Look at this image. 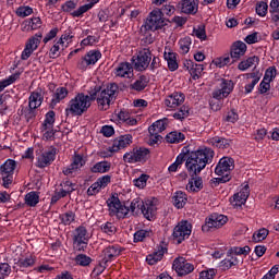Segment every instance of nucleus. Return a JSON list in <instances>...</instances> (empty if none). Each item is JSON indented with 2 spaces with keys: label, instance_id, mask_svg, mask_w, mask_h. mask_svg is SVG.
<instances>
[{
  "label": "nucleus",
  "instance_id": "obj_1",
  "mask_svg": "<svg viewBox=\"0 0 279 279\" xmlns=\"http://www.w3.org/2000/svg\"><path fill=\"white\" fill-rule=\"evenodd\" d=\"M215 150L210 147L201 146L191 151L185 159V168L190 175H199L207 165L213 162Z\"/></svg>",
  "mask_w": 279,
  "mask_h": 279
},
{
  "label": "nucleus",
  "instance_id": "obj_2",
  "mask_svg": "<svg viewBox=\"0 0 279 279\" xmlns=\"http://www.w3.org/2000/svg\"><path fill=\"white\" fill-rule=\"evenodd\" d=\"M99 92V85L94 86L88 90V95L84 93H78L70 99L65 108L66 117H82V114L88 112L92 102L97 99V93Z\"/></svg>",
  "mask_w": 279,
  "mask_h": 279
},
{
  "label": "nucleus",
  "instance_id": "obj_3",
  "mask_svg": "<svg viewBox=\"0 0 279 279\" xmlns=\"http://www.w3.org/2000/svg\"><path fill=\"white\" fill-rule=\"evenodd\" d=\"M99 87V92L96 94L98 108L100 110H108L110 108V104L114 101V97L117 96V90H119V86L117 84H110L105 89Z\"/></svg>",
  "mask_w": 279,
  "mask_h": 279
},
{
  "label": "nucleus",
  "instance_id": "obj_4",
  "mask_svg": "<svg viewBox=\"0 0 279 279\" xmlns=\"http://www.w3.org/2000/svg\"><path fill=\"white\" fill-rule=\"evenodd\" d=\"M121 254V247L117 244L107 246L102 253H101V259L98 267H96V270H94V274L96 276H101L104 274V269L108 267V263H112L117 256Z\"/></svg>",
  "mask_w": 279,
  "mask_h": 279
},
{
  "label": "nucleus",
  "instance_id": "obj_5",
  "mask_svg": "<svg viewBox=\"0 0 279 279\" xmlns=\"http://www.w3.org/2000/svg\"><path fill=\"white\" fill-rule=\"evenodd\" d=\"M234 169V159L231 157H222L215 168L216 175L219 182L222 184L226 182H230V172Z\"/></svg>",
  "mask_w": 279,
  "mask_h": 279
},
{
  "label": "nucleus",
  "instance_id": "obj_6",
  "mask_svg": "<svg viewBox=\"0 0 279 279\" xmlns=\"http://www.w3.org/2000/svg\"><path fill=\"white\" fill-rule=\"evenodd\" d=\"M107 206L109 208V215L118 219H125L130 213V208L121 203L117 195H112L107 199Z\"/></svg>",
  "mask_w": 279,
  "mask_h": 279
},
{
  "label": "nucleus",
  "instance_id": "obj_7",
  "mask_svg": "<svg viewBox=\"0 0 279 279\" xmlns=\"http://www.w3.org/2000/svg\"><path fill=\"white\" fill-rule=\"evenodd\" d=\"M132 62L135 71H147L151 62V50L149 48L140 49L133 57Z\"/></svg>",
  "mask_w": 279,
  "mask_h": 279
},
{
  "label": "nucleus",
  "instance_id": "obj_8",
  "mask_svg": "<svg viewBox=\"0 0 279 279\" xmlns=\"http://www.w3.org/2000/svg\"><path fill=\"white\" fill-rule=\"evenodd\" d=\"M193 232V226L186 220L180 221L173 229L172 239L175 243L180 245L183 241H186Z\"/></svg>",
  "mask_w": 279,
  "mask_h": 279
},
{
  "label": "nucleus",
  "instance_id": "obj_9",
  "mask_svg": "<svg viewBox=\"0 0 279 279\" xmlns=\"http://www.w3.org/2000/svg\"><path fill=\"white\" fill-rule=\"evenodd\" d=\"M16 169V162L14 159H8L3 165L0 166V175L2 178V186L10 189L14 180V170Z\"/></svg>",
  "mask_w": 279,
  "mask_h": 279
},
{
  "label": "nucleus",
  "instance_id": "obj_10",
  "mask_svg": "<svg viewBox=\"0 0 279 279\" xmlns=\"http://www.w3.org/2000/svg\"><path fill=\"white\" fill-rule=\"evenodd\" d=\"M149 158V149L145 147H136L123 155V161L129 165H135V162H146Z\"/></svg>",
  "mask_w": 279,
  "mask_h": 279
},
{
  "label": "nucleus",
  "instance_id": "obj_11",
  "mask_svg": "<svg viewBox=\"0 0 279 279\" xmlns=\"http://www.w3.org/2000/svg\"><path fill=\"white\" fill-rule=\"evenodd\" d=\"M90 240V234L84 226H80L75 229L73 235V245L77 252H84L88 247V241Z\"/></svg>",
  "mask_w": 279,
  "mask_h": 279
},
{
  "label": "nucleus",
  "instance_id": "obj_12",
  "mask_svg": "<svg viewBox=\"0 0 279 279\" xmlns=\"http://www.w3.org/2000/svg\"><path fill=\"white\" fill-rule=\"evenodd\" d=\"M145 29L150 32H157V29H162L165 27V19L162 17V11L160 9L153 10L148 17L146 19Z\"/></svg>",
  "mask_w": 279,
  "mask_h": 279
},
{
  "label": "nucleus",
  "instance_id": "obj_13",
  "mask_svg": "<svg viewBox=\"0 0 279 279\" xmlns=\"http://www.w3.org/2000/svg\"><path fill=\"white\" fill-rule=\"evenodd\" d=\"M86 162H88V157H86V155L75 153L72 157L71 165L63 168V174L73 175V173H77L82 170V167H84Z\"/></svg>",
  "mask_w": 279,
  "mask_h": 279
},
{
  "label": "nucleus",
  "instance_id": "obj_14",
  "mask_svg": "<svg viewBox=\"0 0 279 279\" xmlns=\"http://www.w3.org/2000/svg\"><path fill=\"white\" fill-rule=\"evenodd\" d=\"M101 60L99 50H89L77 63L80 71H86L89 66H95Z\"/></svg>",
  "mask_w": 279,
  "mask_h": 279
},
{
  "label": "nucleus",
  "instance_id": "obj_15",
  "mask_svg": "<svg viewBox=\"0 0 279 279\" xmlns=\"http://www.w3.org/2000/svg\"><path fill=\"white\" fill-rule=\"evenodd\" d=\"M132 145V135L126 134L116 138L112 145L108 148V154L105 155V158H110L112 154H117V151H121V149H125V147H130Z\"/></svg>",
  "mask_w": 279,
  "mask_h": 279
},
{
  "label": "nucleus",
  "instance_id": "obj_16",
  "mask_svg": "<svg viewBox=\"0 0 279 279\" xmlns=\"http://www.w3.org/2000/svg\"><path fill=\"white\" fill-rule=\"evenodd\" d=\"M219 86L220 88L214 90L213 93L214 99H217L218 101L226 99V97H228L230 93L234 90V82H232V80L221 78Z\"/></svg>",
  "mask_w": 279,
  "mask_h": 279
},
{
  "label": "nucleus",
  "instance_id": "obj_17",
  "mask_svg": "<svg viewBox=\"0 0 279 279\" xmlns=\"http://www.w3.org/2000/svg\"><path fill=\"white\" fill-rule=\"evenodd\" d=\"M172 267L178 276H189V274L195 271V266L189 263L184 257L175 258Z\"/></svg>",
  "mask_w": 279,
  "mask_h": 279
},
{
  "label": "nucleus",
  "instance_id": "obj_18",
  "mask_svg": "<svg viewBox=\"0 0 279 279\" xmlns=\"http://www.w3.org/2000/svg\"><path fill=\"white\" fill-rule=\"evenodd\" d=\"M228 223V217L221 214H213L210 215L203 227V230H213L217 228H221Z\"/></svg>",
  "mask_w": 279,
  "mask_h": 279
},
{
  "label": "nucleus",
  "instance_id": "obj_19",
  "mask_svg": "<svg viewBox=\"0 0 279 279\" xmlns=\"http://www.w3.org/2000/svg\"><path fill=\"white\" fill-rule=\"evenodd\" d=\"M113 74L116 77L132 80L134 77V66L130 62H121L113 69Z\"/></svg>",
  "mask_w": 279,
  "mask_h": 279
},
{
  "label": "nucleus",
  "instance_id": "obj_20",
  "mask_svg": "<svg viewBox=\"0 0 279 279\" xmlns=\"http://www.w3.org/2000/svg\"><path fill=\"white\" fill-rule=\"evenodd\" d=\"M247 197H250V185H244L230 198V204L233 208H241L247 202Z\"/></svg>",
  "mask_w": 279,
  "mask_h": 279
},
{
  "label": "nucleus",
  "instance_id": "obj_21",
  "mask_svg": "<svg viewBox=\"0 0 279 279\" xmlns=\"http://www.w3.org/2000/svg\"><path fill=\"white\" fill-rule=\"evenodd\" d=\"M157 210H158V207L156 206V199L150 198V199L142 201L141 213L142 215H144L145 219H148V221H151V219L156 217Z\"/></svg>",
  "mask_w": 279,
  "mask_h": 279
},
{
  "label": "nucleus",
  "instance_id": "obj_22",
  "mask_svg": "<svg viewBox=\"0 0 279 279\" xmlns=\"http://www.w3.org/2000/svg\"><path fill=\"white\" fill-rule=\"evenodd\" d=\"M53 160H56V148H51L39 155L37 157V167L39 169H45V167H49Z\"/></svg>",
  "mask_w": 279,
  "mask_h": 279
},
{
  "label": "nucleus",
  "instance_id": "obj_23",
  "mask_svg": "<svg viewBox=\"0 0 279 279\" xmlns=\"http://www.w3.org/2000/svg\"><path fill=\"white\" fill-rule=\"evenodd\" d=\"M184 99L185 96L183 93L174 92L165 99V106H167V108H171V110H175L178 106H182L184 104Z\"/></svg>",
  "mask_w": 279,
  "mask_h": 279
},
{
  "label": "nucleus",
  "instance_id": "obj_24",
  "mask_svg": "<svg viewBox=\"0 0 279 279\" xmlns=\"http://www.w3.org/2000/svg\"><path fill=\"white\" fill-rule=\"evenodd\" d=\"M163 59L168 64L169 71H178L180 68L178 63V53L173 52L170 48H166L163 52Z\"/></svg>",
  "mask_w": 279,
  "mask_h": 279
},
{
  "label": "nucleus",
  "instance_id": "obj_25",
  "mask_svg": "<svg viewBox=\"0 0 279 279\" xmlns=\"http://www.w3.org/2000/svg\"><path fill=\"white\" fill-rule=\"evenodd\" d=\"M179 5L183 14H197V10H199V0H183Z\"/></svg>",
  "mask_w": 279,
  "mask_h": 279
},
{
  "label": "nucleus",
  "instance_id": "obj_26",
  "mask_svg": "<svg viewBox=\"0 0 279 279\" xmlns=\"http://www.w3.org/2000/svg\"><path fill=\"white\" fill-rule=\"evenodd\" d=\"M187 193H199L204 189V181L202 177H192L185 186Z\"/></svg>",
  "mask_w": 279,
  "mask_h": 279
},
{
  "label": "nucleus",
  "instance_id": "obj_27",
  "mask_svg": "<svg viewBox=\"0 0 279 279\" xmlns=\"http://www.w3.org/2000/svg\"><path fill=\"white\" fill-rule=\"evenodd\" d=\"M247 51V45L243 41H235L231 47V58L233 60H239L242 56H245Z\"/></svg>",
  "mask_w": 279,
  "mask_h": 279
},
{
  "label": "nucleus",
  "instance_id": "obj_28",
  "mask_svg": "<svg viewBox=\"0 0 279 279\" xmlns=\"http://www.w3.org/2000/svg\"><path fill=\"white\" fill-rule=\"evenodd\" d=\"M40 27H43V20L40 17H32L22 23V32H32L40 29Z\"/></svg>",
  "mask_w": 279,
  "mask_h": 279
},
{
  "label": "nucleus",
  "instance_id": "obj_29",
  "mask_svg": "<svg viewBox=\"0 0 279 279\" xmlns=\"http://www.w3.org/2000/svg\"><path fill=\"white\" fill-rule=\"evenodd\" d=\"M247 84L245 85V93L250 94L254 90V86H256V84H258V82H260V73L258 72H252V73H247L245 74Z\"/></svg>",
  "mask_w": 279,
  "mask_h": 279
},
{
  "label": "nucleus",
  "instance_id": "obj_30",
  "mask_svg": "<svg viewBox=\"0 0 279 279\" xmlns=\"http://www.w3.org/2000/svg\"><path fill=\"white\" fill-rule=\"evenodd\" d=\"M185 66L190 72L193 80H199L202 73H204V65L194 63L193 61H186Z\"/></svg>",
  "mask_w": 279,
  "mask_h": 279
},
{
  "label": "nucleus",
  "instance_id": "obj_31",
  "mask_svg": "<svg viewBox=\"0 0 279 279\" xmlns=\"http://www.w3.org/2000/svg\"><path fill=\"white\" fill-rule=\"evenodd\" d=\"M208 145L217 147L218 149H228L230 147V140L226 137L215 136L207 140Z\"/></svg>",
  "mask_w": 279,
  "mask_h": 279
},
{
  "label": "nucleus",
  "instance_id": "obj_32",
  "mask_svg": "<svg viewBox=\"0 0 279 279\" xmlns=\"http://www.w3.org/2000/svg\"><path fill=\"white\" fill-rule=\"evenodd\" d=\"M258 62H260V59L256 56L254 57H250L243 61H241L238 65V69L240 71H247V69H252V66H254V69H256V66H258Z\"/></svg>",
  "mask_w": 279,
  "mask_h": 279
},
{
  "label": "nucleus",
  "instance_id": "obj_33",
  "mask_svg": "<svg viewBox=\"0 0 279 279\" xmlns=\"http://www.w3.org/2000/svg\"><path fill=\"white\" fill-rule=\"evenodd\" d=\"M172 199L175 208H184V206H186V202H189V197L186 196V193L183 191H177L173 194Z\"/></svg>",
  "mask_w": 279,
  "mask_h": 279
},
{
  "label": "nucleus",
  "instance_id": "obj_34",
  "mask_svg": "<svg viewBox=\"0 0 279 279\" xmlns=\"http://www.w3.org/2000/svg\"><path fill=\"white\" fill-rule=\"evenodd\" d=\"M112 167V163L109 161H98L94 166L90 167V172L92 173H108Z\"/></svg>",
  "mask_w": 279,
  "mask_h": 279
},
{
  "label": "nucleus",
  "instance_id": "obj_35",
  "mask_svg": "<svg viewBox=\"0 0 279 279\" xmlns=\"http://www.w3.org/2000/svg\"><path fill=\"white\" fill-rule=\"evenodd\" d=\"M24 202L26 206L35 208V206H38V204L40 203V194H38V192L35 191L28 192L25 195Z\"/></svg>",
  "mask_w": 279,
  "mask_h": 279
},
{
  "label": "nucleus",
  "instance_id": "obj_36",
  "mask_svg": "<svg viewBox=\"0 0 279 279\" xmlns=\"http://www.w3.org/2000/svg\"><path fill=\"white\" fill-rule=\"evenodd\" d=\"M43 40V33H36L34 36L27 39L25 47L36 51L38 47H40V43Z\"/></svg>",
  "mask_w": 279,
  "mask_h": 279
},
{
  "label": "nucleus",
  "instance_id": "obj_37",
  "mask_svg": "<svg viewBox=\"0 0 279 279\" xmlns=\"http://www.w3.org/2000/svg\"><path fill=\"white\" fill-rule=\"evenodd\" d=\"M167 125H169V120L167 118L157 120L148 128V132H157L160 134V132H165L167 130Z\"/></svg>",
  "mask_w": 279,
  "mask_h": 279
},
{
  "label": "nucleus",
  "instance_id": "obj_38",
  "mask_svg": "<svg viewBox=\"0 0 279 279\" xmlns=\"http://www.w3.org/2000/svg\"><path fill=\"white\" fill-rule=\"evenodd\" d=\"M75 38V34H73V29L68 28L61 37L59 38L60 43L62 44V49H66L71 43H73V39Z\"/></svg>",
  "mask_w": 279,
  "mask_h": 279
},
{
  "label": "nucleus",
  "instance_id": "obj_39",
  "mask_svg": "<svg viewBox=\"0 0 279 279\" xmlns=\"http://www.w3.org/2000/svg\"><path fill=\"white\" fill-rule=\"evenodd\" d=\"M36 264V258L32 255L27 257H21L17 262L16 265L22 269L21 271H25L23 269H27L28 267H34Z\"/></svg>",
  "mask_w": 279,
  "mask_h": 279
},
{
  "label": "nucleus",
  "instance_id": "obj_40",
  "mask_svg": "<svg viewBox=\"0 0 279 279\" xmlns=\"http://www.w3.org/2000/svg\"><path fill=\"white\" fill-rule=\"evenodd\" d=\"M96 3H99V0H92V2L84 4V5L80 7L77 10L73 11L71 13V15L74 16L75 19H80V16H82L83 14H86V12H88V10H92V8Z\"/></svg>",
  "mask_w": 279,
  "mask_h": 279
},
{
  "label": "nucleus",
  "instance_id": "obj_41",
  "mask_svg": "<svg viewBox=\"0 0 279 279\" xmlns=\"http://www.w3.org/2000/svg\"><path fill=\"white\" fill-rule=\"evenodd\" d=\"M184 138L185 136L180 131H172L166 135L167 143H171V144L183 143Z\"/></svg>",
  "mask_w": 279,
  "mask_h": 279
},
{
  "label": "nucleus",
  "instance_id": "obj_42",
  "mask_svg": "<svg viewBox=\"0 0 279 279\" xmlns=\"http://www.w3.org/2000/svg\"><path fill=\"white\" fill-rule=\"evenodd\" d=\"M165 252H167V248L161 247L157 252L148 255L146 257V262L148 263V265H156V263H159V260H162V256H165Z\"/></svg>",
  "mask_w": 279,
  "mask_h": 279
},
{
  "label": "nucleus",
  "instance_id": "obj_43",
  "mask_svg": "<svg viewBox=\"0 0 279 279\" xmlns=\"http://www.w3.org/2000/svg\"><path fill=\"white\" fill-rule=\"evenodd\" d=\"M56 123V112L54 111H48L46 113L45 120L41 124L40 130H51L53 128V124Z\"/></svg>",
  "mask_w": 279,
  "mask_h": 279
},
{
  "label": "nucleus",
  "instance_id": "obj_44",
  "mask_svg": "<svg viewBox=\"0 0 279 279\" xmlns=\"http://www.w3.org/2000/svg\"><path fill=\"white\" fill-rule=\"evenodd\" d=\"M66 97H69V89L66 87H58L52 96V104H60Z\"/></svg>",
  "mask_w": 279,
  "mask_h": 279
},
{
  "label": "nucleus",
  "instance_id": "obj_45",
  "mask_svg": "<svg viewBox=\"0 0 279 279\" xmlns=\"http://www.w3.org/2000/svg\"><path fill=\"white\" fill-rule=\"evenodd\" d=\"M43 105V96L36 92L32 93L29 96V102L28 106L31 110H36V108H40Z\"/></svg>",
  "mask_w": 279,
  "mask_h": 279
},
{
  "label": "nucleus",
  "instance_id": "obj_46",
  "mask_svg": "<svg viewBox=\"0 0 279 279\" xmlns=\"http://www.w3.org/2000/svg\"><path fill=\"white\" fill-rule=\"evenodd\" d=\"M186 155L184 154H180L179 156H177L175 161L169 166L168 171L170 173H175V171H178V169H182V165H184V161L186 160Z\"/></svg>",
  "mask_w": 279,
  "mask_h": 279
},
{
  "label": "nucleus",
  "instance_id": "obj_47",
  "mask_svg": "<svg viewBox=\"0 0 279 279\" xmlns=\"http://www.w3.org/2000/svg\"><path fill=\"white\" fill-rule=\"evenodd\" d=\"M192 40L191 37H183L179 40V49H180V53H182L183 56H186V53H189V51H191V45H192Z\"/></svg>",
  "mask_w": 279,
  "mask_h": 279
},
{
  "label": "nucleus",
  "instance_id": "obj_48",
  "mask_svg": "<svg viewBox=\"0 0 279 279\" xmlns=\"http://www.w3.org/2000/svg\"><path fill=\"white\" fill-rule=\"evenodd\" d=\"M62 51H64V49H62V44L58 39L49 50V58L56 60V58H60Z\"/></svg>",
  "mask_w": 279,
  "mask_h": 279
},
{
  "label": "nucleus",
  "instance_id": "obj_49",
  "mask_svg": "<svg viewBox=\"0 0 279 279\" xmlns=\"http://www.w3.org/2000/svg\"><path fill=\"white\" fill-rule=\"evenodd\" d=\"M61 189L59 190L61 195L66 197V195H71V193H73V191H75V184H73V182L66 180L63 181L60 184Z\"/></svg>",
  "mask_w": 279,
  "mask_h": 279
},
{
  "label": "nucleus",
  "instance_id": "obj_50",
  "mask_svg": "<svg viewBox=\"0 0 279 279\" xmlns=\"http://www.w3.org/2000/svg\"><path fill=\"white\" fill-rule=\"evenodd\" d=\"M130 117V111L122 109L118 113L112 116L111 121H117V123H125Z\"/></svg>",
  "mask_w": 279,
  "mask_h": 279
},
{
  "label": "nucleus",
  "instance_id": "obj_51",
  "mask_svg": "<svg viewBox=\"0 0 279 279\" xmlns=\"http://www.w3.org/2000/svg\"><path fill=\"white\" fill-rule=\"evenodd\" d=\"M239 265V258L231 256L230 258H226L220 262V267L223 270H228L231 269L232 267Z\"/></svg>",
  "mask_w": 279,
  "mask_h": 279
},
{
  "label": "nucleus",
  "instance_id": "obj_52",
  "mask_svg": "<svg viewBox=\"0 0 279 279\" xmlns=\"http://www.w3.org/2000/svg\"><path fill=\"white\" fill-rule=\"evenodd\" d=\"M267 236H269V230L262 228L253 234V241L255 243H260V241H265Z\"/></svg>",
  "mask_w": 279,
  "mask_h": 279
},
{
  "label": "nucleus",
  "instance_id": "obj_53",
  "mask_svg": "<svg viewBox=\"0 0 279 279\" xmlns=\"http://www.w3.org/2000/svg\"><path fill=\"white\" fill-rule=\"evenodd\" d=\"M131 88L133 90H145L147 88V77L145 76H140V80H136L132 85Z\"/></svg>",
  "mask_w": 279,
  "mask_h": 279
},
{
  "label": "nucleus",
  "instance_id": "obj_54",
  "mask_svg": "<svg viewBox=\"0 0 279 279\" xmlns=\"http://www.w3.org/2000/svg\"><path fill=\"white\" fill-rule=\"evenodd\" d=\"M250 252V246H233L230 248V254H234L235 256H247Z\"/></svg>",
  "mask_w": 279,
  "mask_h": 279
},
{
  "label": "nucleus",
  "instance_id": "obj_55",
  "mask_svg": "<svg viewBox=\"0 0 279 279\" xmlns=\"http://www.w3.org/2000/svg\"><path fill=\"white\" fill-rule=\"evenodd\" d=\"M191 112V108L189 106H182L179 111L173 113V119H177L178 121H182V119H186Z\"/></svg>",
  "mask_w": 279,
  "mask_h": 279
},
{
  "label": "nucleus",
  "instance_id": "obj_56",
  "mask_svg": "<svg viewBox=\"0 0 279 279\" xmlns=\"http://www.w3.org/2000/svg\"><path fill=\"white\" fill-rule=\"evenodd\" d=\"M151 231L149 230H138L134 233V243H141L142 241H145V239H147V236H150Z\"/></svg>",
  "mask_w": 279,
  "mask_h": 279
},
{
  "label": "nucleus",
  "instance_id": "obj_57",
  "mask_svg": "<svg viewBox=\"0 0 279 279\" xmlns=\"http://www.w3.org/2000/svg\"><path fill=\"white\" fill-rule=\"evenodd\" d=\"M61 222L64 223V226H71L73 221H75V214L73 211H68L65 214H62L60 216Z\"/></svg>",
  "mask_w": 279,
  "mask_h": 279
},
{
  "label": "nucleus",
  "instance_id": "obj_58",
  "mask_svg": "<svg viewBox=\"0 0 279 279\" xmlns=\"http://www.w3.org/2000/svg\"><path fill=\"white\" fill-rule=\"evenodd\" d=\"M101 231L105 232V234L112 236V234L117 233V227H114V223L112 222H106L101 225Z\"/></svg>",
  "mask_w": 279,
  "mask_h": 279
},
{
  "label": "nucleus",
  "instance_id": "obj_59",
  "mask_svg": "<svg viewBox=\"0 0 279 279\" xmlns=\"http://www.w3.org/2000/svg\"><path fill=\"white\" fill-rule=\"evenodd\" d=\"M12 274V267L8 263L0 264V279H5Z\"/></svg>",
  "mask_w": 279,
  "mask_h": 279
},
{
  "label": "nucleus",
  "instance_id": "obj_60",
  "mask_svg": "<svg viewBox=\"0 0 279 279\" xmlns=\"http://www.w3.org/2000/svg\"><path fill=\"white\" fill-rule=\"evenodd\" d=\"M147 180H149V175L142 174L133 181L134 186H136L137 189H145L147 186Z\"/></svg>",
  "mask_w": 279,
  "mask_h": 279
},
{
  "label": "nucleus",
  "instance_id": "obj_61",
  "mask_svg": "<svg viewBox=\"0 0 279 279\" xmlns=\"http://www.w3.org/2000/svg\"><path fill=\"white\" fill-rule=\"evenodd\" d=\"M159 10L161 12V16H163V14H166V16H173V14H175V5L171 3L162 5Z\"/></svg>",
  "mask_w": 279,
  "mask_h": 279
},
{
  "label": "nucleus",
  "instance_id": "obj_62",
  "mask_svg": "<svg viewBox=\"0 0 279 279\" xmlns=\"http://www.w3.org/2000/svg\"><path fill=\"white\" fill-rule=\"evenodd\" d=\"M267 10H269L267 2L260 1L257 3L256 14H258V16H267Z\"/></svg>",
  "mask_w": 279,
  "mask_h": 279
},
{
  "label": "nucleus",
  "instance_id": "obj_63",
  "mask_svg": "<svg viewBox=\"0 0 279 279\" xmlns=\"http://www.w3.org/2000/svg\"><path fill=\"white\" fill-rule=\"evenodd\" d=\"M43 132V140L44 141H53L56 136V130L52 129H40Z\"/></svg>",
  "mask_w": 279,
  "mask_h": 279
},
{
  "label": "nucleus",
  "instance_id": "obj_64",
  "mask_svg": "<svg viewBox=\"0 0 279 279\" xmlns=\"http://www.w3.org/2000/svg\"><path fill=\"white\" fill-rule=\"evenodd\" d=\"M279 272V265H275L262 279H276Z\"/></svg>",
  "mask_w": 279,
  "mask_h": 279
}]
</instances>
